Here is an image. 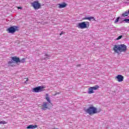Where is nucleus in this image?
I'll list each match as a JSON object with an SVG mask.
<instances>
[{
	"instance_id": "obj_1",
	"label": "nucleus",
	"mask_w": 129,
	"mask_h": 129,
	"mask_svg": "<svg viewBox=\"0 0 129 129\" xmlns=\"http://www.w3.org/2000/svg\"><path fill=\"white\" fill-rule=\"evenodd\" d=\"M113 49L116 53H118V51L119 52H125L126 51V45L124 44L115 45Z\"/></svg>"
},
{
	"instance_id": "obj_2",
	"label": "nucleus",
	"mask_w": 129,
	"mask_h": 129,
	"mask_svg": "<svg viewBox=\"0 0 129 129\" xmlns=\"http://www.w3.org/2000/svg\"><path fill=\"white\" fill-rule=\"evenodd\" d=\"M86 112L90 114V115H92V114H95L99 112L97 111V109L93 106L89 107L88 109L85 110Z\"/></svg>"
},
{
	"instance_id": "obj_3",
	"label": "nucleus",
	"mask_w": 129,
	"mask_h": 129,
	"mask_svg": "<svg viewBox=\"0 0 129 129\" xmlns=\"http://www.w3.org/2000/svg\"><path fill=\"white\" fill-rule=\"evenodd\" d=\"M89 22H83L78 23L77 27L79 28V29H87V28L89 27Z\"/></svg>"
},
{
	"instance_id": "obj_4",
	"label": "nucleus",
	"mask_w": 129,
	"mask_h": 129,
	"mask_svg": "<svg viewBox=\"0 0 129 129\" xmlns=\"http://www.w3.org/2000/svg\"><path fill=\"white\" fill-rule=\"evenodd\" d=\"M7 32L10 34H14L19 31V27L16 26H12L7 29Z\"/></svg>"
},
{
	"instance_id": "obj_5",
	"label": "nucleus",
	"mask_w": 129,
	"mask_h": 129,
	"mask_svg": "<svg viewBox=\"0 0 129 129\" xmlns=\"http://www.w3.org/2000/svg\"><path fill=\"white\" fill-rule=\"evenodd\" d=\"M31 6L34 10H39L41 9V4L38 1H36L31 3Z\"/></svg>"
},
{
	"instance_id": "obj_6",
	"label": "nucleus",
	"mask_w": 129,
	"mask_h": 129,
	"mask_svg": "<svg viewBox=\"0 0 129 129\" xmlns=\"http://www.w3.org/2000/svg\"><path fill=\"white\" fill-rule=\"evenodd\" d=\"M45 90V87L38 86L35 87L32 89V92H35V93H39V92H42Z\"/></svg>"
},
{
	"instance_id": "obj_7",
	"label": "nucleus",
	"mask_w": 129,
	"mask_h": 129,
	"mask_svg": "<svg viewBox=\"0 0 129 129\" xmlns=\"http://www.w3.org/2000/svg\"><path fill=\"white\" fill-rule=\"evenodd\" d=\"M99 88V86L96 85L94 87H91L88 89V93L89 94H91L92 93H94V91L93 90H97Z\"/></svg>"
},
{
	"instance_id": "obj_8",
	"label": "nucleus",
	"mask_w": 129,
	"mask_h": 129,
	"mask_svg": "<svg viewBox=\"0 0 129 129\" xmlns=\"http://www.w3.org/2000/svg\"><path fill=\"white\" fill-rule=\"evenodd\" d=\"M40 107L42 110H47V109H49L48 102H44L43 104L40 106Z\"/></svg>"
},
{
	"instance_id": "obj_9",
	"label": "nucleus",
	"mask_w": 129,
	"mask_h": 129,
	"mask_svg": "<svg viewBox=\"0 0 129 129\" xmlns=\"http://www.w3.org/2000/svg\"><path fill=\"white\" fill-rule=\"evenodd\" d=\"M116 78L117 79L118 82H122V81H123V76L121 75H118L116 77Z\"/></svg>"
},
{
	"instance_id": "obj_10",
	"label": "nucleus",
	"mask_w": 129,
	"mask_h": 129,
	"mask_svg": "<svg viewBox=\"0 0 129 129\" xmlns=\"http://www.w3.org/2000/svg\"><path fill=\"white\" fill-rule=\"evenodd\" d=\"M58 9H63L67 7V4L65 3H63L61 4H58Z\"/></svg>"
},
{
	"instance_id": "obj_11",
	"label": "nucleus",
	"mask_w": 129,
	"mask_h": 129,
	"mask_svg": "<svg viewBox=\"0 0 129 129\" xmlns=\"http://www.w3.org/2000/svg\"><path fill=\"white\" fill-rule=\"evenodd\" d=\"M12 60L16 62V63H19L20 62V58L18 56H13L12 57Z\"/></svg>"
},
{
	"instance_id": "obj_12",
	"label": "nucleus",
	"mask_w": 129,
	"mask_h": 129,
	"mask_svg": "<svg viewBox=\"0 0 129 129\" xmlns=\"http://www.w3.org/2000/svg\"><path fill=\"white\" fill-rule=\"evenodd\" d=\"M45 99L47 100L48 103H51V100L50 99V96H49V94H46Z\"/></svg>"
},
{
	"instance_id": "obj_13",
	"label": "nucleus",
	"mask_w": 129,
	"mask_h": 129,
	"mask_svg": "<svg viewBox=\"0 0 129 129\" xmlns=\"http://www.w3.org/2000/svg\"><path fill=\"white\" fill-rule=\"evenodd\" d=\"M37 127H38V125H30L29 126H28L26 128L27 129H30V128H37Z\"/></svg>"
},
{
	"instance_id": "obj_14",
	"label": "nucleus",
	"mask_w": 129,
	"mask_h": 129,
	"mask_svg": "<svg viewBox=\"0 0 129 129\" xmlns=\"http://www.w3.org/2000/svg\"><path fill=\"white\" fill-rule=\"evenodd\" d=\"M84 20H88L89 21H94V17H85Z\"/></svg>"
},
{
	"instance_id": "obj_15",
	"label": "nucleus",
	"mask_w": 129,
	"mask_h": 129,
	"mask_svg": "<svg viewBox=\"0 0 129 129\" xmlns=\"http://www.w3.org/2000/svg\"><path fill=\"white\" fill-rule=\"evenodd\" d=\"M128 12L127 11H126L122 14V16L123 17H127L128 16Z\"/></svg>"
},
{
	"instance_id": "obj_16",
	"label": "nucleus",
	"mask_w": 129,
	"mask_h": 129,
	"mask_svg": "<svg viewBox=\"0 0 129 129\" xmlns=\"http://www.w3.org/2000/svg\"><path fill=\"white\" fill-rule=\"evenodd\" d=\"M19 62L20 63H25V62H26V58H22V59H19Z\"/></svg>"
},
{
	"instance_id": "obj_17",
	"label": "nucleus",
	"mask_w": 129,
	"mask_h": 129,
	"mask_svg": "<svg viewBox=\"0 0 129 129\" xmlns=\"http://www.w3.org/2000/svg\"><path fill=\"white\" fill-rule=\"evenodd\" d=\"M7 123H8V122H7L5 120L0 121V124H7Z\"/></svg>"
},
{
	"instance_id": "obj_18",
	"label": "nucleus",
	"mask_w": 129,
	"mask_h": 129,
	"mask_svg": "<svg viewBox=\"0 0 129 129\" xmlns=\"http://www.w3.org/2000/svg\"><path fill=\"white\" fill-rule=\"evenodd\" d=\"M118 21H119V17H117L116 19L115 20L114 23H118Z\"/></svg>"
},
{
	"instance_id": "obj_19",
	"label": "nucleus",
	"mask_w": 129,
	"mask_h": 129,
	"mask_svg": "<svg viewBox=\"0 0 129 129\" xmlns=\"http://www.w3.org/2000/svg\"><path fill=\"white\" fill-rule=\"evenodd\" d=\"M124 22H125V23H128L129 22V19H125L123 20Z\"/></svg>"
},
{
	"instance_id": "obj_20",
	"label": "nucleus",
	"mask_w": 129,
	"mask_h": 129,
	"mask_svg": "<svg viewBox=\"0 0 129 129\" xmlns=\"http://www.w3.org/2000/svg\"><path fill=\"white\" fill-rule=\"evenodd\" d=\"M122 38V35H120L117 38V40H120V39Z\"/></svg>"
},
{
	"instance_id": "obj_21",
	"label": "nucleus",
	"mask_w": 129,
	"mask_h": 129,
	"mask_svg": "<svg viewBox=\"0 0 129 129\" xmlns=\"http://www.w3.org/2000/svg\"><path fill=\"white\" fill-rule=\"evenodd\" d=\"M8 64H9V65H10L11 66H12V64H14V62H13V61H9L8 62Z\"/></svg>"
},
{
	"instance_id": "obj_22",
	"label": "nucleus",
	"mask_w": 129,
	"mask_h": 129,
	"mask_svg": "<svg viewBox=\"0 0 129 129\" xmlns=\"http://www.w3.org/2000/svg\"><path fill=\"white\" fill-rule=\"evenodd\" d=\"M64 34H65V32H63V31H62L61 33L59 34V36H62V35H64Z\"/></svg>"
},
{
	"instance_id": "obj_23",
	"label": "nucleus",
	"mask_w": 129,
	"mask_h": 129,
	"mask_svg": "<svg viewBox=\"0 0 129 129\" xmlns=\"http://www.w3.org/2000/svg\"><path fill=\"white\" fill-rule=\"evenodd\" d=\"M58 94H60V93L57 92V93H56L54 95H58Z\"/></svg>"
},
{
	"instance_id": "obj_24",
	"label": "nucleus",
	"mask_w": 129,
	"mask_h": 129,
	"mask_svg": "<svg viewBox=\"0 0 129 129\" xmlns=\"http://www.w3.org/2000/svg\"><path fill=\"white\" fill-rule=\"evenodd\" d=\"M18 10H22V7H18Z\"/></svg>"
},
{
	"instance_id": "obj_25",
	"label": "nucleus",
	"mask_w": 129,
	"mask_h": 129,
	"mask_svg": "<svg viewBox=\"0 0 129 129\" xmlns=\"http://www.w3.org/2000/svg\"><path fill=\"white\" fill-rule=\"evenodd\" d=\"M29 80V79H27L26 81H28Z\"/></svg>"
}]
</instances>
